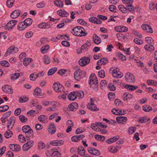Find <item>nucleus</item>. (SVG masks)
Wrapping results in <instances>:
<instances>
[{"instance_id": "1", "label": "nucleus", "mask_w": 157, "mask_h": 157, "mask_svg": "<svg viewBox=\"0 0 157 157\" xmlns=\"http://www.w3.org/2000/svg\"><path fill=\"white\" fill-rule=\"evenodd\" d=\"M108 87L109 88H116V87L123 88H137V87L129 84L125 85L124 84L120 83H109L108 84Z\"/></svg>"}, {"instance_id": "2", "label": "nucleus", "mask_w": 157, "mask_h": 157, "mask_svg": "<svg viewBox=\"0 0 157 157\" xmlns=\"http://www.w3.org/2000/svg\"><path fill=\"white\" fill-rule=\"evenodd\" d=\"M88 83L90 86V87L92 88H96L98 86V81L97 78L94 73L91 74L88 81Z\"/></svg>"}, {"instance_id": "3", "label": "nucleus", "mask_w": 157, "mask_h": 157, "mask_svg": "<svg viewBox=\"0 0 157 157\" xmlns=\"http://www.w3.org/2000/svg\"><path fill=\"white\" fill-rule=\"evenodd\" d=\"M85 30L80 26H77L72 29V33L76 36H86L87 33L85 32Z\"/></svg>"}, {"instance_id": "4", "label": "nucleus", "mask_w": 157, "mask_h": 157, "mask_svg": "<svg viewBox=\"0 0 157 157\" xmlns=\"http://www.w3.org/2000/svg\"><path fill=\"white\" fill-rule=\"evenodd\" d=\"M125 80L128 82H134L135 78L133 74L129 72L126 74L125 75Z\"/></svg>"}, {"instance_id": "5", "label": "nucleus", "mask_w": 157, "mask_h": 157, "mask_svg": "<svg viewBox=\"0 0 157 157\" xmlns=\"http://www.w3.org/2000/svg\"><path fill=\"white\" fill-rule=\"evenodd\" d=\"M90 101L91 102L90 103H89L87 106L88 109L94 111H98L99 110V109L97 108L96 105L94 104V101L92 98L90 99Z\"/></svg>"}, {"instance_id": "6", "label": "nucleus", "mask_w": 157, "mask_h": 157, "mask_svg": "<svg viewBox=\"0 0 157 157\" xmlns=\"http://www.w3.org/2000/svg\"><path fill=\"white\" fill-rule=\"evenodd\" d=\"M90 62V59L89 57H84L79 60V63L81 66L84 67L89 63Z\"/></svg>"}, {"instance_id": "7", "label": "nucleus", "mask_w": 157, "mask_h": 157, "mask_svg": "<svg viewBox=\"0 0 157 157\" xmlns=\"http://www.w3.org/2000/svg\"><path fill=\"white\" fill-rule=\"evenodd\" d=\"M113 76L115 78H119L123 76L122 73L119 71L118 68L114 69L112 72Z\"/></svg>"}, {"instance_id": "8", "label": "nucleus", "mask_w": 157, "mask_h": 157, "mask_svg": "<svg viewBox=\"0 0 157 157\" xmlns=\"http://www.w3.org/2000/svg\"><path fill=\"white\" fill-rule=\"evenodd\" d=\"M87 150L88 152L92 155L99 156L101 154L100 152L98 150L94 148L89 147L88 148Z\"/></svg>"}, {"instance_id": "9", "label": "nucleus", "mask_w": 157, "mask_h": 157, "mask_svg": "<svg viewBox=\"0 0 157 157\" xmlns=\"http://www.w3.org/2000/svg\"><path fill=\"white\" fill-rule=\"evenodd\" d=\"M28 141L23 146V149L24 151H27L29 150L33 144L34 142L33 140Z\"/></svg>"}, {"instance_id": "10", "label": "nucleus", "mask_w": 157, "mask_h": 157, "mask_svg": "<svg viewBox=\"0 0 157 157\" xmlns=\"http://www.w3.org/2000/svg\"><path fill=\"white\" fill-rule=\"evenodd\" d=\"M17 21L16 20H12L10 21L6 25V29L9 30L12 29L16 25Z\"/></svg>"}, {"instance_id": "11", "label": "nucleus", "mask_w": 157, "mask_h": 157, "mask_svg": "<svg viewBox=\"0 0 157 157\" xmlns=\"http://www.w3.org/2000/svg\"><path fill=\"white\" fill-rule=\"evenodd\" d=\"M49 155L47 154L48 156H51L53 157H60L61 154L58 151L53 149H51L48 153Z\"/></svg>"}, {"instance_id": "12", "label": "nucleus", "mask_w": 157, "mask_h": 157, "mask_svg": "<svg viewBox=\"0 0 157 157\" xmlns=\"http://www.w3.org/2000/svg\"><path fill=\"white\" fill-rule=\"evenodd\" d=\"M34 95L35 96L41 98L44 97L45 96V94L42 92L41 89H35L34 91Z\"/></svg>"}, {"instance_id": "13", "label": "nucleus", "mask_w": 157, "mask_h": 157, "mask_svg": "<svg viewBox=\"0 0 157 157\" xmlns=\"http://www.w3.org/2000/svg\"><path fill=\"white\" fill-rule=\"evenodd\" d=\"M141 27L146 32L149 33H153V30L151 27L147 24H143Z\"/></svg>"}, {"instance_id": "14", "label": "nucleus", "mask_w": 157, "mask_h": 157, "mask_svg": "<svg viewBox=\"0 0 157 157\" xmlns=\"http://www.w3.org/2000/svg\"><path fill=\"white\" fill-rule=\"evenodd\" d=\"M25 133L26 139L27 141H29L30 140V137L33 135L34 133L33 130L31 128L26 131Z\"/></svg>"}, {"instance_id": "15", "label": "nucleus", "mask_w": 157, "mask_h": 157, "mask_svg": "<svg viewBox=\"0 0 157 157\" xmlns=\"http://www.w3.org/2000/svg\"><path fill=\"white\" fill-rule=\"evenodd\" d=\"M64 143L63 140H53L50 142V144L52 145L56 146H59L62 145Z\"/></svg>"}, {"instance_id": "16", "label": "nucleus", "mask_w": 157, "mask_h": 157, "mask_svg": "<svg viewBox=\"0 0 157 157\" xmlns=\"http://www.w3.org/2000/svg\"><path fill=\"white\" fill-rule=\"evenodd\" d=\"M38 120L43 123H46L48 121V119L47 116L44 115H41L38 117Z\"/></svg>"}, {"instance_id": "17", "label": "nucleus", "mask_w": 157, "mask_h": 157, "mask_svg": "<svg viewBox=\"0 0 157 157\" xmlns=\"http://www.w3.org/2000/svg\"><path fill=\"white\" fill-rule=\"evenodd\" d=\"M84 137L85 136L83 135L75 136L71 137V140L73 142H77L82 140Z\"/></svg>"}, {"instance_id": "18", "label": "nucleus", "mask_w": 157, "mask_h": 157, "mask_svg": "<svg viewBox=\"0 0 157 157\" xmlns=\"http://www.w3.org/2000/svg\"><path fill=\"white\" fill-rule=\"evenodd\" d=\"M21 14V11L18 10H14L11 13L10 16L12 18L15 19L19 16Z\"/></svg>"}, {"instance_id": "19", "label": "nucleus", "mask_w": 157, "mask_h": 157, "mask_svg": "<svg viewBox=\"0 0 157 157\" xmlns=\"http://www.w3.org/2000/svg\"><path fill=\"white\" fill-rule=\"evenodd\" d=\"M108 63V60L106 58L103 57L98 60L97 64L99 65H105Z\"/></svg>"}, {"instance_id": "20", "label": "nucleus", "mask_w": 157, "mask_h": 157, "mask_svg": "<svg viewBox=\"0 0 157 157\" xmlns=\"http://www.w3.org/2000/svg\"><path fill=\"white\" fill-rule=\"evenodd\" d=\"M14 50L15 52H18V48L16 47L12 46L8 48L5 54V56L7 57L11 54H12V51L11 50Z\"/></svg>"}, {"instance_id": "21", "label": "nucleus", "mask_w": 157, "mask_h": 157, "mask_svg": "<svg viewBox=\"0 0 157 157\" xmlns=\"http://www.w3.org/2000/svg\"><path fill=\"white\" fill-rule=\"evenodd\" d=\"M93 40L94 43L96 44H100L101 41V38L95 34L93 35Z\"/></svg>"}, {"instance_id": "22", "label": "nucleus", "mask_w": 157, "mask_h": 157, "mask_svg": "<svg viewBox=\"0 0 157 157\" xmlns=\"http://www.w3.org/2000/svg\"><path fill=\"white\" fill-rule=\"evenodd\" d=\"M116 119L117 121L119 124L126 123L127 120L126 117L123 116L117 117Z\"/></svg>"}, {"instance_id": "23", "label": "nucleus", "mask_w": 157, "mask_h": 157, "mask_svg": "<svg viewBox=\"0 0 157 157\" xmlns=\"http://www.w3.org/2000/svg\"><path fill=\"white\" fill-rule=\"evenodd\" d=\"M57 13L58 15L63 17H67L69 15L66 11L63 10H58Z\"/></svg>"}, {"instance_id": "24", "label": "nucleus", "mask_w": 157, "mask_h": 157, "mask_svg": "<svg viewBox=\"0 0 157 157\" xmlns=\"http://www.w3.org/2000/svg\"><path fill=\"white\" fill-rule=\"evenodd\" d=\"M9 147L10 149L13 151H18L20 150V146L17 144H10Z\"/></svg>"}, {"instance_id": "25", "label": "nucleus", "mask_w": 157, "mask_h": 157, "mask_svg": "<svg viewBox=\"0 0 157 157\" xmlns=\"http://www.w3.org/2000/svg\"><path fill=\"white\" fill-rule=\"evenodd\" d=\"M56 130L55 126L53 123H52L48 127V132L52 134L54 133Z\"/></svg>"}, {"instance_id": "26", "label": "nucleus", "mask_w": 157, "mask_h": 157, "mask_svg": "<svg viewBox=\"0 0 157 157\" xmlns=\"http://www.w3.org/2000/svg\"><path fill=\"white\" fill-rule=\"evenodd\" d=\"M119 136H116L113 137L109 139L106 141V142L108 144H111L116 141L117 140H118L119 138Z\"/></svg>"}, {"instance_id": "27", "label": "nucleus", "mask_w": 157, "mask_h": 157, "mask_svg": "<svg viewBox=\"0 0 157 157\" xmlns=\"http://www.w3.org/2000/svg\"><path fill=\"white\" fill-rule=\"evenodd\" d=\"M77 153L81 156H84L85 154V151L82 146H80L77 148Z\"/></svg>"}, {"instance_id": "28", "label": "nucleus", "mask_w": 157, "mask_h": 157, "mask_svg": "<svg viewBox=\"0 0 157 157\" xmlns=\"http://www.w3.org/2000/svg\"><path fill=\"white\" fill-rule=\"evenodd\" d=\"M80 70L79 69L76 70L74 73V77L77 81H79L81 78Z\"/></svg>"}, {"instance_id": "29", "label": "nucleus", "mask_w": 157, "mask_h": 157, "mask_svg": "<svg viewBox=\"0 0 157 157\" xmlns=\"http://www.w3.org/2000/svg\"><path fill=\"white\" fill-rule=\"evenodd\" d=\"M27 27L23 21L20 22L17 25V29L20 31L23 30Z\"/></svg>"}, {"instance_id": "30", "label": "nucleus", "mask_w": 157, "mask_h": 157, "mask_svg": "<svg viewBox=\"0 0 157 157\" xmlns=\"http://www.w3.org/2000/svg\"><path fill=\"white\" fill-rule=\"evenodd\" d=\"M78 107L77 103H73L69 105L68 107L71 111H74L75 109H77Z\"/></svg>"}, {"instance_id": "31", "label": "nucleus", "mask_w": 157, "mask_h": 157, "mask_svg": "<svg viewBox=\"0 0 157 157\" xmlns=\"http://www.w3.org/2000/svg\"><path fill=\"white\" fill-rule=\"evenodd\" d=\"M75 93L74 92H71L67 96L68 98L70 100L74 101L77 98L76 95H75Z\"/></svg>"}, {"instance_id": "32", "label": "nucleus", "mask_w": 157, "mask_h": 157, "mask_svg": "<svg viewBox=\"0 0 157 157\" xmlns=\"http://www.w3.org/2000/svg\"><path fill=\"white\" fill-rule=\"evenodd\" d=\"M145 49L148 51L151 52L154 49V46L152 44H146L144 46Z\"/></svg>"}, {"instance_id": "33", "label": "nucleus", "mask_w": 157, "mask_h": 157, "mask_svg": "<svg viewBox=\"0 0 157 157\" xmlns=\"http://www.w3.org/2000/svg\"><path fill=\"white\" fill-rule=\"evenodd\" d=\"M132 96L128 93L126 92L123 94L122 96L123 100L129 99L132 98Z\"/></svg>"}, {"instance_id": "34", "label": "nucleus", "mask_w": 157, "mask_h": 157, "mask_svg": "<svg viewBox=\"0 0 157 157\" xmlns=\"http://www.w3.org/2000/svg\"><path fill=\"white\" fill-rule=\"evenodd\" d=\"M126 6V9L127 10V12L128 11H129L132 13H134V7L131 4L127 5Z\"/></svg>"}, {"instance_id": "35", "label": "nucleus", "mask_w": 157, "mask_h": 157, "mask_svg": "<svg viewBox=\"0 0 157 157\" xmlns=\"http://www.w3.org/2000/svg\"><path fill=\"white\" fill-rule=\"evenodd\" d=\"M23 22L25 23V24L27 27L32 24L33 22V20L30 18H28L25 19Z\"/></svg>"}, {"instance_id": "36", "label": "nucleus", "mask_w": 157, "mask_h": 157, "mask_svg": "<svg viewBox=\"0 0 157 157\" xmlns=\"http://www.w3.org/2000/svg\"><path fill=\"white\" fill-rule=\"evenodd\" d=\"M49 48V45H46L45 46H42L41 48L40 51L42 53H45L47 52Z\"/></svg>"}, {"instance_id": "37", "label": "nucleus", "mask_w": 157, "mask_h": 157, "mask_svg": "<svg viewBox=\"0 0 157 157\" xmlns=\"http://www.w3.org/2000/svg\"><path fill=\"white\" fill-rule=\"evenodd\" d=\"M96 140L101 141H103L105 140V136L98 135H96L94 136Z\"/></svg>"}, {"instance_id": "38", "label": "nucleus", "mask_w": 157, "mask_h": 157, "mask_svg": "<svg viewBox=\"0 0 157 157\" xmlns=\"http://www.w3.org/2000/svg\"><path fill=\"white\" fill-rule=\"evenodd\" d=\"M118 8L123 13H127V10L123 5H121L118 6Z\"/></svg>"}, {"instance_id": "39", "label": "nucleus", "mask_w": 157, "mask_h": 157, "mask_svg": "<svg viewBox=\"0 0 157 157\" xmlns=\"http://www.w3.org/2000/svg\"><path fill=\"white\" fill-rule=\"evenodd\" d=\"M13 134L12 132L10 130H8L5 133V137L6 138H9L11 137Z\"/></svg>"}, {"instance_id": "40", "label": "nucleus", "mask_w": 157, "mask_h": 157, "mask_svg": "<svg viewBox=\"0 0 157 157\" xmlns=\"http://www.w3.org/2000/svg\"><path fill=\"white\" fill-rule=\"evenodd\" d=\"M143 109L146 112H149L152 110V107L148 105H144L143 107Z\"/></svg>"}, {"instance_id": "41", "label": "nucleus", "mask_w": 157, "mask_h": 157, "mask_svg": "<svg viewBox=\"0 0 157 157\" xmlns=\"http://www.w3.org/2000/svg\"><path fill=\"white\" fill-rule=\"evenodd\" d=\"M44 63L46 64H48L50 63L51 59L50 58L47 56L45 55L43 58Z\"/></svg>"}, {"instance_id": "42", "label": "nucleus", "mask_w": 157, "mask_h": 157, "mask_svg": "<svg viewBox=\"0 0 157 157\" xmlns=\"http://www.w3.org/2000/svg\"><path fill=\"white\" fill-rule=\"evenodd\" d=\"M32 59L30 58H25L24 59L23 64L25 66H28L31 62Z\"/></svg>"}, {"instance_id": "43", "label": "nucleus", "mask_w": 157, "mask_h": 157, "mask_svg": "<svg viewBox=\"0 0 157 157\" xmlns=\"http://www.w3.org/2000/svg\"><path fill=\"white\" fill-rule=\"evenodd\" d=\"M29 100V98L25 96H21L19 99V102L20 103H23Z\"/></svg>"}, {"instance_id": "44", "label": "nucleus", "mask_w": 157, "mask_h": 157, "mask_svg": "<svg viewBox=\"0 0 157 157\" xmlns=\"http://www.w3.org/2000/svg\"><path fill=\"white\" fill-rule=\"evenodd\" d=\"M56 67H53L50 69L48 72V75L49 76L53 74L57 71Z\"/></svg>"}, {"instance_id": "45", "label": "nucleus", "mask_w": 157, "mask_h": 157, "mask_svg": "<svg viewBox=\"0 0 157 157\" xmlns=\"http://www.w3.org/2000/svg\"><path fill=\"white\" fill-rule=\"evenodd\" d=\"M119 148V146L115 147L111 146L110 147L109 151L110 152L113 153H116L118 151Z\"/></svg>"}, {"instance_id": "46", "label": "nucleus", "mask_w": 157, "mask_h": 157, "mask_svg": "<svg viewBox=\"0 0 157 157\" xmlns=\"http://www.w3.org/2000/svg\"><path fill=\"white\" fill-rule=\"evenodd\" d=\"M0 64L3 66L6 67H9L10 65L9 62L6 60H3L0 62Z\"/></svg>"}, {"instance_id": "47", "label": "nucleus", "mask_w": 157, "mask_h": 157, "mask_svg": "<svg viewBox=\"0 0 157 157\" xmlns=\"http://www.w3.org/2000/svg\"><path fill=\"white\" fill-rule=\"evenodd\" d=\"M63 86L59 82H55L53 85V88H62Z\"/></svg>"}, {"instance_id": "48", "label": "nucleus", "mask_w": 157, "mask_h": 157, "mask_svg": "<svg viewBox=\"0 0 157 157\" xmlns=\"http://www.w3.org/2000/svg\"><path fill=\"white\" fill-rule=\"evenodd\" d=\"M54 3L56 6L60 7H62L63 5L62 2L60 0L54 1Z\"/></svg>"}, {"instance_id": "49", "label": "nucleus", "mask_w": 157, "mask_h": 157, "mask_svg": "<svg viewBox=\"0 0 157 157\" xmlns=\"http://www.w3.org/2000/svg\"><path fill=\"white\" fill-rule=\"evenodd\" d=\"M136 130V128L135 127H130L128 129V132L129 134H133Z\"/></svg>"}, {"instance_id": "50", "label": "nucleus", "mask_w": 157, "mask_h": 157, "mask_svg": "<svg viewBox=\"0 0 157 157\" xmlns=\"http://www.w3.org/2000/svg\"><path fill=\"white\" fill-rule=\"evenodd\" d=\"M15 0H7L6 2V5L9 8H10L13 5Z\"/></svg>"}, {"instance_id": "51", "label": "nucleus", "mask_w": 157, "mask_h": 157, "mask_svg": "<svg viewBox=\"0 0 157 157\" xmlns=\"http://www.w3.org/2000/svg\"><path fill=\"white\" fill-rule=\"evenodd\" d=\"M36 7L38 8H42L45 6L44 2L43 1L38 3L36 4Z\"/></svg>"}, {"instance_id": "52", "label": "nucleus", "mask_w": 157, "mask_h": 157, "mask_svg": "<svg viewBox=\"0 0 157 157\" xmlns=\"http://www.w3.org/2000/svg\"><path fill=\"white\" fill-rule=\"evenodd\" d=\"M106 81L105 80H102L101 81L100 83V85L101 86V87H102L103 88L104 87H108V86H107V84L106 83Z\"/></svg>"}, {"instance_id": "53", "label": "nucleus", "mask_w": 157, "mask_h": 157, "mask_svg": "<svg viewBox=\"0 0 157 157\" xmlns=\"http://www.w3.org/2000/svg\"><path fill=\"white\" fill-rule=\"evenodd\" d=\"M20 76V75L18 73H15L12 75L11 79L12 80H14L17 79Z\"/></svg>"}, {"instance_id": "54", "label": "nucleus", "mask_w": 157, "mask_h": 157, "mask_svg": "<svg viewBox=\"0 0 157 157\" xmlns=\"http://www.w3.org/2000/svg\"><path fill=\"white\" fill-rule=\"evenodd\" d=\"M19 117L21 122H25L28 121L27 118L23 115H20Z\"/></svg>"}, {"instance_id": "55", "label": "nucleus", "mask_w": 157, "mask_h": 157, "mask_svg": "<svg viewBox=\"0 0 157 157\" xmlns=\"http://www.w3.org/2000/svg\"><path fill=\"white\" fill-rule=\"evenodd\" d=\"M29 78L31 80L35 81L36 79L38 77L36 74L33 73L31 74L30 75Z\"/></svg>"}, {"instance_id": "56", "label": "nucleus", "mask_w": 157, "mask_h": 157, "mask_svg": "<svg viewBox=\"0 0 157 157\" xmlns=\"http://www.w3.org/2000/svg\"><path fill=\"white\" fill-rule=\"evenodd\" d=\"M148 120L149 119L146 117H144L141 118L139 121V122L140 123H144L148 121Z\"/></svg>"}, {"instance_id": "57", "label": "nucleus", "mask_w": 157, "mask_h": 157, "mask_svg": "<svg viewBox=\"0 0 157 157\" xmlns=\"http://www.w3.org/2000/svg\"><path fill=\"white\" fill-rule=\"evenodd\" d=\"M146 40L148 44H152L153 42V39L150 37H146Z\"/></svg>"}, {"instance_id": "58", "label": "nucleus", "mask_w": 157, "mask_h": 157, "mask_svg": "<svg viewBox=\"0 0 157 157\" xmlns=\"http://www.w3.org/2000/svg\"><path fill=\"white\" fill-rule=\"evenodd\" d=\"M98 75L101 78H104L105 76V72L104 70H101L98 72Z\"/></svg>"}, {"instance_id": "59", "label": "nucleus", "mask_w": 157, "mask_h": 157, "mask_svg": "<svg viewBox=\"0 0 157 157\" xmlns=\"http://www.w3.org/2000/svg\"><path fill=\"white\" fill-rule=\"evenodd\" d=\"M116 7L115 6L111 5L109 6V10L111 12H116Z\"/></svg>"}, {"instance_id": "60", "label": "nucleus", "mask_w": 157, "mask_h": 157, "mask_svg": "<svg viewBox=\"0 0 157 157\" xmlns=\"http://www.w3.org/2000/svg\"><path fill=\"white\" fill-rule=\"evenodd\" d=\"M31 128L28 125H25L23 126L22 128V130L23 132L25 133L26 131H27V130Z\"/></svg>"}, {"instance_id": "61", "label": "nucleus", "mask_w": 157, "mask_h": 157, "mask_svg": "<svg viewBox=\"0 0 157 157\" xmlns=\"http://www.w3.org/2000/svg\"><path fill=\"white\" fill-rule=\"evenodd\" d=\"M15 123V121L14 120V117H12L10 118L9 120H8L7 124H14Z\"/></svg>"}, {"instance_id": "62", "label": "nucleus", "mask_w": 157, "mask_h": 157, "mask_svg": "<svg viewBox=\"0 0 157 157\" xmlns=\"http://www.w3.org/2000/svg\"><path fill=\"white\" fill-rule=\"evenodd\" d=\"M118 56L120 59H121L123 61L125 60H126V57L121 53H118Z\"/></svg>"}, {"instance_id": "63", "label": "nucleus", "mask_w": 157, "mask_h": 157, "mask_svg": "<svg viewBox=\"0 0 157 157\" xmlns=\"http://www.w3.org/2000/svg\"><path fill=\"white\" fill-rule=\"evenodd\" d=\"M41 103L43 105L47 106L50 105L51 101L47 100H44L42 101Z\"/></svg>"}, {"instance_id": "64", "label": "nucleus", "mask_w": 157, "mask_h": 157, "mask_svg": "<svg viewBox=\"0 0 157 157\" xmlns=\"http://www.w3.org/2000/svg\"><path fill=\"white\" fill-rule=\"evenodd\" d=\"M18 138L19 140L21 142H23L24 140H25V141H28L26 138H25L22 134H20L19 135Z\"/></svg>"}]
</instances>
